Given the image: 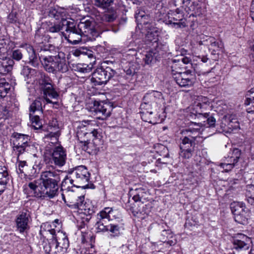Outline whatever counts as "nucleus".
<instances>
[{
  "label": "nucleus",
  "mask_w": 254,
  "mask_h": 254,
  "mask_svg": "<svg viewBox=\"0 0 254 254\" xmlns=\"http://www.w3.org/2000/svg\"><path fill=\"white\" fill-rule=\"evenodd\" d=\"M61 176L56 171L42 172L39 179L28 184V187L33 191L36 197L42 198H53L58 194V184Z\"/></svg>",
  "instance_id": "obj_1"
},
{
  "label": "nucleus",
  "mask_w": 254,
  "mask_h": 254,
  "mask_svg": "<svg viewBox=\"0 0 254 254\" xmlns=\"http://www.w3.org/2000/svg\"><path fill=\"white\" fill-rule=\"evenodd\" d=\"M91 127L92 125L89 124L87 126L82 124L77 128L76 133L82 149L89 153L100 142V135L96 129H92Z\"/></svg>",
  "instance_id": "obj_2"
},
{
  "label": "nucleus",
  "mask_w": 254,
  "mask_h": 254,
  "mask_svg": "<svg viewBox=\"0 0 254 254\" xmlns=\"http://www.w3.org/2000/svg\"><path fill=\"white\" fill-rule=\"evenodd\" d=\"M39 59L45 69L49 72H64L68 70L65 59L61 58L60 54L56 56L41 55Z\"/></svg>",
  "instance_id": "obj_3"
},
{
  "label": "nucleus",
  "mask_w": 254,
  "mask_h": 254,
  "mask_svg": "<svg viewBox=\"0 0 254 254\" xmlns=\"http://www.w3.org/2000/svg\"><path fill=\"white\" fill-rule=\"evenodd\" d=\"M13 150L19 159L20 155L25 152L34 153L36 149L34 143L30 141V138L28 135L17 132L12 135Z\"/></svg>",
  "instance_id": "obj_4"
},
{
  "label": "nucleus",
  "mask_w": 254,
  "mask_h": 254,
  "mask_svg": "<svg viewBox=\"0 0 254 254\" xmlns=\"http://www.w3.org/2000/svg\"><path fill=\"white\" fill-rule=\"evenodd\" d=\"M66 160L65 150L61 145L55 146L50 151L49 156H45V160L53 166L62 167L64 165Z\"/></svg>",
  "instance_id": "obj_5"
},
{
  "label": "nucleus",
  "mask_w": 254,
  "mask_h": 254,
  "mask_svg": "<svg viewBox=\"0 0 254 254\" xmlns=\"http://www.w3.org/2000/svg\"><path fill=\"white\" fill-rule=\"evenodd\" d=\"M63 34L65 39L72 44H77L81 41L82 34L77 28L74 22L64 20Z\"/></svg>",
  "instance_id": "obj_6"
},
{
  "label": "nucleus",
  "mask_w": 254,
  "mask_h": 254,
  "mask_svg": "<svg viewBox=\"0 0 254 254\" xmlns=\"http://www.w3.org/2000/svg\"><path fill=\"white\" fill-rule=\"evenodd\" d=\"M177 64L171 65V73L176 83L181 87H190L195 82L193 75L188 71L181 72L177 68Z\"/></svg>",
  "instance_id": "obj_7"
},
{
  "label": "nucleus",
  "mask_w": 254,
  "mask_h": 254,
  "mask_svg": "<svg viewBox=\"0 0 254 254\" xmlns=\"http://www.w3.org/2000/svg\"><path fill=\"white\" fill-rule=\"evenodd\" d=\"M117 77L116 71L107 66L105 68L98 67L92 74V81L97 85L105 84L111 78L114 79Z\"/></svg>",
  "instance_id": "obj_8"
},
{
  "label": "nucleus",
  "mask_w": 254,
  "mask_h": 254,
  "mask_svg": "<svg viewBox=\"0 0 254 254\" xmlns=\"http://www.w3.org/2000/svg\"><path fill=\"white\" fill-rule=\"evenodd\" d=\"M71 174L74 179L76 187L85 188L88 186L90 178V173L84 166L76 167L71 172Z\"/></svg>",
  "instance_id": "obj_9"
},
{
  "label": "nucleus",
  "mask_w": 254,
  "mask_h": 254,
  "mask_svg": "<svg viewBox=\"0 0 254 254\" xmlns=\"http://www.w3.org/2000/svg\"><path fill=\"white\" fill-rule=\"evenodd\" d=\"M231 209L236 222L241 224L247 222L250 212L243 203L234 202L231 204Z\"/></svg>",
  "instance_id": "obj_10"
},
{
  "label": "nucleus",
  "mask_w": 254,
  "mask_h": 254,
  "mask_svg": "<svg viewBox=\"0 0 254 254\" xmlns=\"http://www.w3.org/2000/svg\"><path fill=\"white\" fill-rule=\"evenodd\" d=\"M52 235L53 241L54 242L55 253H61L65 251L69 246V241L65 234L61 231L57 232L54 229L49 230Z\"/></svg>",
  "instance_id": "obj_11"
},
{
  "label": "nucleus",
  "mask_w": 254,
  "mask_h": 254,
  "mask_svg": "<svg viewBox=\"0 0 254 254\" xmlns=\"http://www.w3.org/2000/svg\"><path fill=\"white\" fill-rule=\"evenodd\" d=\"M97 222H104V219H108L109 221L113 222H120L122 221V216L120 211L112 207H105L100 211L97 215Z\"/></svg>",
  "instance_id": "obj_12"
},
{
  "label": "nucleus",
  "mask_w": 254,
  "mask_h": 254,
  "mask_svg": "<svg viewBox=\"0 0 254 254\" xmlns=\"http://www.w3.org/2000/svg\"><path fill=\"white\" fill-rule=\"evenodd\" d=\"M111 109L109 104L95 101L90 107V111L94 112L96 115H99L98 119L104 120L110 115Z\"/></svg>",
  "instance_id": "obj_13"
},
{
  "label": "nucleus",
  "mask_w": 254,
  "mask_h": 254,
  "mask_svg": "<svg viewBox=\"0 0 254 254\" xmlns=\"http://www.w3.org/2000/svg\"><path fill=\"white\" fill-rule=\"evenodd\" d=\"M77 28L79 30L82 35L89 36L90 35L94 36L97 32L94 28L93 21L90 19L83 18L80 20Z\"/></svg>",
  "instance_id": "obj_14"
},
{
  "label": "nucleus",
  "mask_w": 254,
  "mask_h": 254,
  "mask_svg": "<svg viewBox=\"0 0 254 254\" xmlns=\"http://www.w3.org/2000/svg\"><path fill=\"white\" fill-rule=\"evenodd\" d=\"M199 130L200 128L198 127L189 128L183 130L182 133L185 135L182 138V142L183 144L194 146L195 144V140L199 136Z\"/></svg>",
  "instance_id": "obj_15"
},
{
  "label": "nucleus",
  "mask_w": 254,
  "mask_h": 254,
  "mask_svg": "<svg viewBox=\"0 0 254 254\" xmlns=\"http://www.w3.org/2000/svg\"><path fill=\"white\" fill-rule=\"evenodd\" d=\"M83 195L79 196L76 192L72 190L65 191V193H62V199L66 205L71 208L76 209L79 203V198Z\"/></svg>",
  "instance_id": "obj_16"
},
{
  "label": "nucleus",
  "mask_w": 254,
  "mask_h": 254,
  "mask_svg": "<svg viewBox=\"0 0 254 254\" xmlns=\"http://www.w3.org/2000/svg\"><path fill=\"white\" fill-rule=\"evenodd\" d=\"M118 222H111L109 225H104L103 222H97V228L99 231L107 232L109 231L111 236L117 237L120 234L121 227L118 224Z\"/></svg>",
  "instance_id": "obj_17"
},
{
  "label": "nucleus",
  "mask_w": 254,
  "mask_h": 254,
  "mask_svg": "<svg viewBox=\"0 0 254 254\" xmlns=\"http://www.w3.org/2000/svg\"><path fill=\"white\" fill-rule=\"evenodd\" d=\"M162 45H157L155 49H152L149 52H147L144 57L143 58V61L144 64L146 65H150L155 62L157 58H160L164 54L163 52L161 51Z\"/></svg>",
  "instance_id": "obj_18"
},
{
  "label": "nucleus",
  "mask_w": 254,
  "mask_h": 254,
  "mask_svg": "<svg viewBox=\"0 0 254 254\" xmlns=\"http://www.w3.org/2000/svg\"><path fill=\"white\" fill-rule=\"evenodd\" d=\"M241 151L239 149H234L232 153V156L230 158V160L228 161L229 163H222L220 164V166L225 172H228L231 170L236 164L238 162L241 156Z\"/></svg>",
  "instance_id": "obj_19"
},
{
  "label": "nucleus",
  "mask_w": 254,
  "mask_h": 254,
  "mask_svg": "<svg viewBox=\"0 0 254 254\" xmlns=\"http://www.w3.org/2000/svg\"><path fill=\"white\" fill-rule=\"evenodd\" d=\"M43 98L47 103L57 104V102H53L49 98L50 97L53 99H57L59 96L51 83H46L43 87Z\"/></svg>",
  "instance_id": "obj_20"
},
{
  "label": "nucleus",
  "mask_w": 254,
  "mask_h": 254,
  "mask_svg": "<svg viewBox=\"0 0 254 254\" xmlns=\"http://www.w3.org/2000/svg\"><path fill=\"white\" fill-rule=\"evenodd\" d=\"M162 97V93L156 91H152L146 93L143 97V103L141 105L142 108H145L147 104L152 105L153 103H157Z\"/></svg>",
  "instance_id": "obj_21"
},
{
  "label": "nucleus",
  "mask_w": 254,
  "mask_h": 254,
  "mask_svg": "<svg viewBox=\"0 0 254 254\" xmlns=\"http://www.w3.org/2000/svg\"><path fill=\"white\" fill-rule=\"evenodd\" d=\"M25 49L26 53L24 54V56L26 60H28V62L34 67L37 66L39 64L38 59L33 47L26 44L25 46Z\"/></svg>",
  "instance_id": "obj_22"
},
{
  "label": "nucleus",
  "mask_w": 254,
  "mask_h": 254,
  "mask_svg": "<svg viewBox=\"0 0 254 254\" xmlns=\"http://www.w3.org/2000/svg\"><path fill=\"white\" fill-rule=\"evenodd\" d=\"M29 214L26 212H22L16 219V226L20 233H23L28 228Z\"/></svg>",
  "instance_id": "obj_23"
},
{
  "label": "nucleus",
  "mask_w": 254,
  "mask_h": 254,
  "mask_svg": "<svg viewBox=\"0 0 254 254\" xmlns=\"http://www.w3.org/2000/svg\"><path fill=\"white\" fill-rule=\"evenodd\" d=\"M65 14V10L64 8L59 6L51 7L48 12L49 17L54 18L57 20L61 19L62 22L63 20H66L64 18Z\"/></svg>",
  "instance_id": "obj_24"
},
{
  "label": "nucleus",
  "mask_w": 254,
  "mask_h": 254,
  "mask_svg": "<svg viewBox=\"0 0 254 254\" xmlns=\"http://www.w3.org/2000/svg\"><path fill=\"white\" fill-rule=\"evenodd\" d=\"M223 131L230 132L234 129H236L239 127V124L237 121L233 122L230 118H224L221 125Z\"/></svg>",
  "instance_id": "obj_25"
},
{
  "label": "nucleus",
  "mask_w": 254,
  "mask_h": 254,
  "mask_svg": "<svg viewBox=\"0 0 254 254\" xmlns=\"http://www.w3.org/2000/svg\"><path fill=\"white\" fill-rule=\"evenodd\" d=\"M201 2L198 0H194L192 2L189 8L192 13L190 15V16H197L202 15L204 12V10L202 8Z\"/></svg>",
  "instance_id": "obj_26"
},
{
  "label": "nucleus",
  "mask_w": 254,
  "mask_h": 254,
  "mask_svg": "<svg viewBox=\"0 0 254 254\" xmlns=\"http://www.w3.org/2000/svg\"><path fill=\"white\" fill-rule=\"evenodd\" d=\"M84 202V196H82L79 198V203L78 204V207L76 209H78L81 210V213H83L86 215H91L94 213V210L93 207L88 203Z\"/></svg>",
  "instance_id": "obj_27"
},
{
  "label": "nucleus",
  "mask_w": 254,
  "mask_h": 254,
  "mask_svg": "<svg viewBox=\"0 0 254 254\" xmlns=\"http://www.w3.org/2000/svg\"><path fill=\"white\" fill-rule=\"evenodd\" d=\"M246 100L245 104L249 106L248 110L249 112H254V88L248 91L246 95Z\"/></svg>",
  "instance_id": "obj_28"
},
{
  "label": "nucleus",
  "mask_w": 254,
  "mask_h": 254,
  "mask_svg": "<svg viewBox=\"0 0 254 254\" xmlns=\"http://www.w3.org/2000/svg\"><path fill=\"white\" fill-rule=\"evenodd\" d=\"M193 146H187V145L183 144V142L180 144V149L181 152L180 153V156L186 159L190 158L192 155L193 151Z\"/></svg>",
  "instance_id": "obj_29"
},
{
  "label": "nucleus",
  "mask_w": 254,
  "mask_h": 254,
  "mask_svg": "<svg viewBox=\"0 0 254 254\" xmlns=\"http://www.w3.org/2000/svg\"><path fill=\"white\" fill-rule=\"evenodd\" d=\"M114 0H94V4L96 7L108 11L113 4Z\"/></svg>",
  "instance_id": "obj_30"
},
{
  "label": "nucleus",
  "mask_w": 254,
  "mask_h": 254,
  "mask_svg": "<svg viewBox=\"0 0 254 254\" xmlns=\"http://www.w3.org/2000/svg\"><path fill=\"white\" fill-rule=\"evenodd\" d=\"M173 64H177V68L178 69L180 70V66H182V64H191V59L188 57H183V56H177L176 59L172 60Z\"/></svg>",
  "instance_id": "obj_31"
},
{
  "label": "nucleus",
  "mask_w": 254,
  "mask_h": 254,
  "mask_svg": "<svg viewBox=\"0 0 254 254\" xmlns=\"http://www.w3.org/2000/svg\"><path fill=\"white\" fill-rule=\"evenodd\" d=\"M74 184L75 183L73 178L66 176L62 182L61 189L63 190H69L72 187H76Z\"/></svg>",
  "instance_id": "obj_32"
},
{
  "label": "nucleus",
  "mask_w": 254,
  "mask_h": 254,
  "mask_svg": "<svg viewBox=\"0 0 254 254\" xmlns=\"http://www.w3.org/2000/svg\"><path fill=\"white\" fill-rule=\"evenodd\" d=\"M29 115L34 114L35 112H42V103L40 99L34 100L31 104L29 109Z\"/></svg>",
  "instance_id": "obj_33"
},
{
  "label": "nucleus",
  "mask_w": 254,
  "mask_h": 254,
  "mask_svg": "<svg viewBox=\"0 0 254 254\" xmlns=\"http://www.w3.org/2000/svg\"><path fill=\"white\" fill-rule=\"evenodd\" d=\"M61 134L59 130L56 131L55 132H50L45 135V138L49 140L48 141L50 143L52 144L56 145L58 144L59 142V137Z\"/></svg>",
  "instance_id": "obj_34"
},
{
  "label": "nucleus",
  "mask_w": 254,
  "mask_h": 254,
  "mask_svg": "<svg viewBox=\"0 0 254 254\" xmlns=\"http://www.w3.org/2000/svg\"><path fill=\"white\" fill-rule=\"evenodd\" d=\"M10 89V85L5 81V79L0 80V97H4Z\"/></svg>",
  "instance_id": "obj_35"
},
{
  "label": "nucleus",
  "mask_w": 254,
  "mask_h": 254,
  "mask_svg": "<svg viewBox=\"0 0 254 254\" xmlns=\"http://www.w3.org/2000/svg\"><path fill=\"white\" fill-rule=\"evenodd\" d=\"M13 61L11 59H7L3 61L0 66V70L4 73L10 71L12 69Z\"/></svg>",
  "instance_id": "obj_36"
},
{
  "label": "nucleus",
  "mask_w": 254,
  "mask_h": 254,
  "mask_svg": "<svg viewBox=\"0 0 254 254\" xmlns=\"http://www.w3.org/2000/svg\"><path fill=\"white\" fill-rule=\"evenodd\" d=\"M93 65L92 63L89 64H78L76 66V70L83 73H86L90 72L92 68Z\"/></svg>",
  "instance_id": "obj_37"
},
{
  "label": "nucleus",
  "mask_w": 254,
  "mask_h": 254,
  "mask_svg": "<svg viewBox=\"0 0 254 254\" xmlns=\"http://www.w3.org/2000/svg\"><path fill=\"white\" fill-rule=\"evenodd\" d=\"M32 127L36 129L40 128L42 126V122L38 115L32 114L29 115Z\"/></svg>",
  "instance_id": "obj_38"
},
{
  "label": "nucleus",
  "mask_w": 254,
  "mask_h": 254,
  "mask_svg": "<svg viewBox=\"0 0 254 254\" xmlns=\"http://www.w3.org/2000/svg\"><path fill=\"white\" fill-rule=\"evenodd\" d=\"M175 17H174L173 20L174 21L179 20L178 22H173L172 20H169V22L171 24H173L174 26H177V28H184L187 26L186 20L183 19V15H181V17L180 16H177V14H174Z\"/></svg>",
  "instance_id": "obj_39"
},
{
  "label": "nucleus",
  "mask_w": 254,
  "mask_h": 254,
  "mask_svg": "<svg viewBox=\"0 0 254 254\" xmlns=\"http://www.w3.org/2000/svg\"><path fill=\"white\" fill-rule=\"evenodd\" d=\"M117 17V13L113 11L111 13L104 14L102 17V20L105 22H111L114 21Z\"/></svg>",
  "instance_id": "obj_40"
},
{
  "label": "nucleus",
  "mask_w": 254,
  "mask_h": 254,
  "mask_svg": "<svg viewBox=\"0 0 254 254\" xmlns=\"http://www.w3.org/2000/svg\"><path fill=\"white\" fill-rule=\"evenodd\" d=\"M8 180V174L7 169L5 166L0 165V181L7 183Z\"/></svg>",
  "instance_id": "obj_41"
},
{
  "label": "nucleus",
  "mask_w": 254,
  "mask_h": 254,
  "mask_svg": "<svg viewBox=\"0 0 254 254\" xmlns=\"http://www.w3.org/2000/svg\"><path fill=\"white\" fill-rule=\"evenodd\" d=\"M247 200L249 203L254 205V186L250 187L249 194H247Z\"/></svg>",
  "instance_id": "obj_42"
},
{
  "label": "nucleus",
  "mask_w": 254,
  "mask_h": 254,
  "mask_svg": "<svg viewBox=\"0 0 254 254\" xmlns=\"http://www.w3.org/2000/svg\"><path fill=\"white\" fill-rule=\"evenodd\" d=\"M136 193L133 195V200L137 201H141L142 198L144 196V192L143 191L142 189H138L135 190Z\"/></svg>",
  "instance_id": "obj_43"
},
{
  "label": "nucleus",
  "mask_w": 254,
  "mask_h": 254,
  "mask_svg": "<svg viewBox=\"0 0 254 254\" xmlns=\"http://www.w3.org/2000/svg\"><path fill=\"white\" fill-rule=\"evenodd\" d=\"M204 117L207 119L206 122L207 126V127H212L215 124V119L212 116L209 117V114L206 113L204 114Z\"/></svg>",
  "instance_id": "obj_44"
},
{
  "label": "nucleus",
  "mask_w": 254,
  "mask_h": 254,
  "mask_svg": "<svg viewBox=\"0 0 254 254\" xmlns=\"http://www.w3.org/2000/svg\"><path fill=\"white\" fill-rule=\"evenodd\" d=\"M223 47V44L222 41L217 42L215 39L214 42H213V44H211L210 47H209V49H211L213 50V51L215 52L216 51H218L219 49L222 48Z\"/></svg>",
  "instance_id": "obj_45"
},
{
  "label": "nucleus",
  "mask_w": 254,
  "mask_h": 254,
  "mask_svg": "<svg viewBox=\"0 0 254 254\" xmlns=\"http://www.w3.org/2000/svg\"><path fill=\"white\" fill-rule=\"evenodd\" d=\"M54 242L53 241V238L52 239L51 242L48 243H45V245L43 246V248L46 253L50 254L52 251V248H55V244H54Z\"/></svg>",
  "instance_id": "obj_46"
},
{
  "label": "nucleus",
  "mask_w": 254,
  "mask_h": 254,
  "mask_svg": "<svg viewBox=\"0 0 254 254\" xmlns=\"http://www.w3.org/2000/svg\"><path fill=\"white\" fill-rule=\"evenodd\" d=\"M63 21H64V20L63 21L62 25L60 24H55V25L50 27L49 29V32H52V33L58 32L60 30L64 29Z\"/></svg>",
  "instance_id": "obj_47"
},
{
  "label": "nucleus",
  "mask_w": 254,
  "mask_h": 254,
  "mask_svg": "<svg viewBox=\"0 0 254 254\" xmlns=\"http://www.w3.org/2000/svg\"><path fill=\"white\" fill-rule=\"evenodd\" d=\"M215 38L212 37H206V39L202 41H199V44L204 45L210 47L211 44H213V42H214V39Z\"/></svg>",
  "instance_id": "obj_48"
},
{
  "label": "nucleus",
  "mask_w": 254,
  "mask_h": 254,
  "mask_svg": "<svg viewBox=\"0 0 254 254\" xmlns=\"http://www.w3.org/2000/svg\"><path fill=\"white\" fill-rule=\"evenodd\" d=\"M34 71V69H31L28 66H24L21 71V74L25 77H28L29 75Z\"/></svg>",
  "instance_id": "obj_49"
},
{
  "label": "nucleus",
  "mask_w": 254,
  "mask_h": 254,
  "mask_svg": "<svg viewBox=\"0 0 254 254\" xmlns=\"http://www.w3.org/2000/svg\"><path fill=\"white\" fill-rule=\"evenodd\" d=\"M18 161V170L20 173H24V167L27 166L26 162L25 161H20L19 159Z\"/></svg>",
  "instance_id": "obj_50"
},
{
  "label": "nucleus",
  "mask_w": 254,
  "mask_h": 254,
  "mask_svg": "<svg viewBox=\"0 0 254 254\" xmlns=\"http://www.w3.org/2000/svg\"><path fill=\"white\" fill-rule=\"evenodd\" d=\"M12 57L17 61L20 60L22 58V54L19 50H16L13 52Z\"/></svg>",
  "instance_id": "obj_51"
},
{
  "label": "nucleus",
  "mask_w": 254,
  "mask_h": 254,
  "mask_svg": "<svg viewBox=\"0 0 254 254\" xmlns=\"http://www.w3.org/2000/svg\"><path fill=\"white\" fill-rule=\"evenodd\" d=\"M8 19L10 23H15L17 21V18L16 14L14 13H10L8 16Z\"/></svg>",
  "instance_id": "obj_52"
},
{
  "label": "nucleus",
  "mask_w": 254,
  "mask_h": 254,
  "mask_svg": "<svg viewBox=\"0 0 254 254\" xmlns=\"http://www.w3.org/2000/svg\"><path fill=\"white\" fill-rule=\"evenodd\" d=\"M5 45V40L3 38H0V54L4 52L5 50L4 46Z\"/></svg>",
  "instance_id": "obj_53"
},
{
  "label": "nucleus",
  "mask_w": 254,
  "mask_h": 254,
  "mask_svg": "<svg viewBox=\"0 0 254 254\" xmlns=\"http://www.w3.org/2000/svg\"><path fill=\"white\" fill-rule=\"evenodd\" d=\"M7 183L6 182L4 183L3 181H0V194L4 190Z\"/></svg>",
  "instance_id": "obj_54"
},
{
  "label": "nucleus",
  "mask_w": 254,
  "mask_h": 254,
  "mask_svg": "<svg viewBox=\"0 0 254 254\" xmlns=\"http://www.w3.org/2000/svg\"><path fill=\"white\" fill-rule=\"evenodd\" d=\"M126 72L127 74V75H132L134 74L135 71L134 69L132 70L130 68H128L126 71Z\"/></svg>",
  "instance_id": "obj_55"
},
{
  "label": "nucleus",
  "mask_w": 254,
  "mask_h": 254,
  "mask_svg": "<svg viewBox=\"0 0 254 254\" xmlns=\"http://www.w3.org/2000/svg\"><path fill=\"white\" fill-rule=\"evenodd\" d=\"M167 244H169L170 246H174L176 244V240L175 239L171 240L167 242Z\"/></svg>",
  "instance_id": "obj_56"
},
{
  "label": "nucleus",
  "mask_w": 254,
  "mask_h": 254,
  "mask_svg": "<svg viewBox=\"0 0 254 254\" xmlns=\"http://www.w3.org/2000/svg\"><path fill=\"white\" fill-rule=\"evenodd\" d=\"M200 58L201 59V61L203 63H206L208 61H209L210 62H211L210 59L207 58L206 57L203 56Z\"/></svg>",
  "instance_id": "obj_57"
},
{
  "label": "nucleus",
  "mask_w": 254,
  "mask_h": 254,
  "mask_svg": "<svg viewBox=\"0 0 254 254\" xmlns=\"http://www.w3.org/2000/svg\"><path fill=\"white\" fill-rule=\"evenodd\" d=\"M251 17L252 19L254 20V4L253 3L251 7Z\"/></svg>",
  "instance_id": "obj_58"
},
{
  "label": "nucleus",
  "mask_w": 254,
  "mask_h": 254,
  "mask_svg": "<svg viewBox=\"0 0 254 254\" xmlns=\"http://www.w3.org/2000/svg\"><path fill=\"white\" fill-rule=\"evenodd\" d=\"M144 15L143 14H141V13H139L138 14H136V18L137 19H139L140 18H143Z\"/></svg>",
  "instance_id": "obj_59"
},
{
  "label": "nucleus",
  "mask_w": 254,
  "mask_h": 254,
  "mask_svg": "<svg viewBox=\"0 0 254 254\" xmlns=\"http://www.w3.org/2000/svg\"><path fill=\"white\" fill-rule=\"evenodd\" d=\"M213 55H214V57L213 58H212V61H216L217 60L218 58V56L217 55H216V54L215 53H213V52L212 53Z\"/></svg>",
  "instance_id": "obj_60"
},
{
  "label": "nucleus",
  "mask_w": 254,
  "mask_h": 254,
  "mask_svg": "<svg viewBox=\"0 0 254 254\" xmlns=\"http://www.w3.org/2000/svg\"><path fill=\"white\" fill-rule=\"evenodd\" d=\"M194 125L196 126H197L198 127H202L203 126H206V124H202L201 123H198L197 124H196V123H194Z\"/></svg>",
  "instance_id": "obj_61"
},
{
  "label": "nucleus",
  "mask_w": 254,
  "mask_h": 254,
  "mask_svg": "<svg viewBox=\"0 0 254 254\" xmlns=\"http://www.w3.org/2000/svg\"><path fill=\"white\" fill-rule=\"evenodd\" d=\"M142 114H143L142 116H143V117H144V116H146L148 114H149L150 115L152 114V112L146 111V113L143 112Z\"/></svg>",
  "instance_id": "obj_62"
},
{
  "label": "nucleus",
  "mask_w": 254,
  "mask_h": 254,
  "mask_svg": "<svg viewBox=\"0 0 254 254\" xmlns=\"http://www.w3.org/2000/svg\"><path fill=\"white\" fill-rule=\"evenodd\" d=\"M152 33H149V32H148L147 34V37L148 39L150 38V36L151 35Z\"/></svg>",
  "instance_id": "obj_63"
},
{
  "label": "nucleus",
  "mask_w": 254,
  "mask_h": 254,
  "mask_svg": "<svg viewBox=\"0 0 254 254\" xmlns=\"http://www.w3.org/2000/svg\"><path fill=\"white\" fill-rule=\"evenodd\" d=\"M180 14V10H179V9H177L176 10V14H175L178 15V14Z\"/></svg>",
  "instance_id": "obj_64"
}]
</instances>
